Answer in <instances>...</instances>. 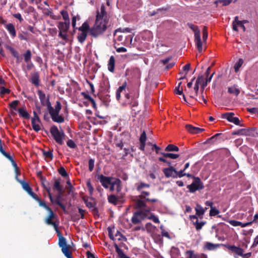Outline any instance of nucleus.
<instances>
[{
    "instance_id": "nucleus-1",
    "label": "nucleus",
    "mask_w": 258,
    "mask_h": 258,
    "mask_svg": "<svg viewBox=\"0 0 258 258\" xmlns=\"http://www.w3.org/2000/svg\"><path fill=\"white\" fill-rule=\"evenodd\" d=\"M108 19L107 14L105 11V7L102 5L100 11H97L95 23L93 27L90 28V35L96 38L103 34L107 28Z\"/></svg>"
},
{
    "instance_id": "nucleus-2",
    "label": "nucleus",
    "mask_w": 258,
    "mask_h": 258,
    "mask_svg": "<svg viewBox=\"0 0 258 258\" xmlns=\"http://www.w3.org/2000/svg\"><path fill=\"white\" fill-rule=\"evenodd\" d=\"M61 109V104L58 101L56 102L54 108L52 106L51 103L50 104L47 110L53 121L58 123H63L64 121V117L59 114Z\"/></svg>"
},
{
    "instance_id": "nucleus-3",
    "label": "nucleus",
    "mask_w": 258,
    "mask_h": 258,
    "mask_svg": "<svg viewBox=\"0 0 258 258\" xmlns=\"http://www.w3.org/2000/svg\"><path fill=\"white\" fill-rule=\"evenodd\" d=\"M50 133L55 141L59 145L63 144L66 135L62 130L59 131L57 127L53 125L50 128Z\"/></svg>"
},
{
    "instance_id": "nucleus-4",
    "label": "nucleus",
    "mask_w": 258,
    "mask_h": 258,
    "mask_svg": "<svg viewBox=\"0 0 258 258\" xmlns=\"http://www.w3.org/2000/svg\"><path fill=\"white\" fill-rule=\"evenodd\" d=\"M189 28L194 32L195 41L199 52L202 51L203 44L201 39V32L197 26L194 25L191 23H187Z\"/></svg>"
},
{
    "instance_id": "nucleus-5",
    "label": "nucleus",
    "mask_w": 258,
    "mask_h": 258,
    "mask_svg": "<svg viewBox=\"0 0 258 258\" xmlns=\"http://www.w3.org/2000/svg\"><path fill=\"white\" fill-rule=\"evenodd\" d=\"M47 211L49 214L44 220L45 223L48 225L52 226L55 231H57L59 222L57 219V215L53 212L51 209Z\"/></svg>"
},
{
    "instance_id": "nucleus-6",
    "label": "nucleus",
    "mask_w": 258,
    "mask_h": 258,
    "mask_svg": "<svg viewBox=\"0 0 258 258\" xmlns=\"http://www.w3.org/2000/svg\"><path fill=\"white\" fill-rule=\"evenodd\" d=\"M90 30L89 23L87 21L83 23L82 26L78 28V30L81 32L78 34L77 39L80 43L83 44L85 42Z\"/></svg>"
},
{
    "instance_id": "nucleus-7",
    "label": "nucleus",
    "mask_w": 258,
    "mask_h": 258,
    "mask_svg": "<svg viewBox=\"0 0 258 258\" xmlns=\"http://www.w3.org/2000/svg\"><path fill=\"white\" fill-rule=\"evenodd\" d=\"M51 188H48L47 189V192L48 195V197L50 202L52 204H55L59 206L60 208L63 211L64 213H66V206L61 202V199L62 195V191L60 192H58V194L56 196L55 199H54L52 194L51 193Z\"/></svg>"
},
{
    "instance_id": "nucleus-8",
    "label": "nucleus",
    "mask_w": 258,
    "mask_h": 258,
    "mask_svg": "<svg viewBox=\"0 0 258 258\" xmlns=\"http://www.w3.org/2000/svg\"><path fill=\"white\" fill-rule=\"evenodd\" d=\"M154 210V208L153 207H146L138 211L141 213L144 219L147 218L152 220L155 223H159L160 221L158 218L153 213H150L151 211Z\"/></svg>"
},
{
    "instance_id": "nucleus-9",
    "label": "nucleus",
    "mask_w": 258,
    "mask_h": 258,
    "mask_svg": "<svg viewBox=\"0 0 258 258\" xmlns=\"http://www.w3.org/2000/svg\"><path fill=\"white\" fill-rule=\"evenodd\" d=\"M204 188V184L200 178H196V180H194L190 184L187 186V188L189 189V191L191 193H194L197 190H202Z\"/></svg>"
},
{
    "instance_id": "nucleus-10",
    "label": "nucleus",
    "mask_w": 258,
    "mask_h": 258,
    "mask_svg": "<svg viewBox=\"0 0 258 258\" xmlns=\"http://www.w3.org/2000/svg\"><path fill=\"white\" fill-rule=\"evenodd\" d=\"M234 113L233 112H226L221 115L222 118L226 119L228 121L234 123L235 125L243 126L240 123V120L238 117H234Z\"/></svg>"
},
{
    "instance_id": "nucleus-11",
    "label": "nucleus",
    "mask_w": 258,
    "mask_h": 258,
    "mask_svg": "<svg viewBox=\"0 0 258 258\" xmlns=\"http://www.w3.org/2000/svg\"><path fill=\"white\" fill-rule=\"evenodd\" d=\"M37 94L39 96L41 104L43 106H46L47 109L51 104L49 96L47 95V96L46 97L45 94L41 90H38Z\"/></svg>"
},
{
    "instance_id": "nucleus-12",
    "label": "nucleus",
    "mask_w": 258,
    "mask_h": 258,
    "mask_svg": "<svg viewBox=\"0 0 258 258\" xmlns=\"http://www.w3.org/2000/svg\"><path fill=\"white\" fill-rule=\"evenodd\" d=\"M97 180L99 181L101 185L105 188L109 187V184L111 183V180L113 177L110 176H105L103 174L97 175Z\"/></svg>"
},
{
    "instance_id": "nucleus-13",
    "label": "nucleus",
    "mask_w": 258,
    "mask_h": 258,
    "mask_svg": "<svg viewBox=\"0 0 258 258\" xmlns=\"http://www.w3.org/2000/svg\"><path fill=\"white\" fill-rule=\"evenodd\" d=\"M189 219L192 221L193 225L195 226L197 231H199L202 229L203 226L206 224V221L199 222L197 215H190Z\"/></svg>"
},
{
    "instance_id": "nucleus-14",
    "label": "nucleus",
    "mask_w": 258,
    "mask_h": 258,
    "mask_svg": "<svg viewBox=\"0 0 258 258\" xmlns=\"http://www.w3.org/2000/svg\"><path fill=\"white\" fill-rule=\"evenodd\" d=\"M163 172L166 178L172 177L176 178L175 172H176V169L173 166L163 169Z\"/></svg>"
},
{
    "instance_id": "nucleus-15",
    "label": "nucleus",
    "mask_w": 258,
    "mask_h": 258,
    "mask_svg": "<svg viewBox=\"0 0 258 258\" xmlns=\"http://www.w3.org/2000/svg\"><path fill=\"white\" fill-rule=\"evenodd\" d=\"M17 181L21 184L23 188L32 198L36 194L32 191V188L26 181L16 178Z\"/></svg>"
},
{
    "instance_id": "nucleus-16",
    "label": "nucleus",
    "mask_w": 258,
    "mask_h": 258,
    "mask_svg": "<svg viewBox=\"0 0 258 258\" xmlns=\"http://www.w3.org/2000/svg\"><path fill=\"white\" fill-rule=\"evenodd\" d=\"M226 247L229 250L233 252L234 254L238 256H242L243 255L244 249L242 248L236 246L234 245H227L226 246Z\"/></svg>"
},
{
    "instance_id": "nucleus-17",
    "label": "nucleus",
    "mask_w": 258,
    "mask_h": 258,
    "mask_svg": "<svg viewBox=\"0 0 258 258\" xmlns=\"http://www.w3.org/2000/svg\"><path fill=\"white\" fill-rule=\"evenodd\" d=\"M144 219L141 213L138 210L134 213L131 221L133 224L136 225L140 223Z\"/></svg>"
},
{
    "instance_id": "nucleus-18",
    "label": "nucleus",
    "mask_w": 258,
    "mask_h": 258,
    "mask_svg": "<svg viewBox=\"0 0 258 258\" xmlns=\"http://www.w3.org/2000/svg\"><path fill=\"white\" fill-rule=\"evenodd\" d=\"M222 219L223 220L226 221L229 223H230L232 226L236 227V226H240L241 227H245L247 226L251 225L252 222H248L246 223H242L240 221H238L234 220H226L225 218H223Z\"/></svg>"
},
{
    "instance_id": "nucleus-19",
    "label": "nucleus",
    "mask_w": 258,
    "mask_h": 258,
    "mask_svg": "<svg viewBox=\"0 0 258 258\" xmlns=\"http://www.w3.org/2000/svg\"><path fill=\"white\" fill-rule=\"evenodd\" d=\"M185 128L189 133L193 134H200L205 131L204 128L195 127L191 124H186Z\"/></svg>"
},
{
    "instance_id": "nucleus-20",
    "label": "nucleus",
    "mask_w": 258,
    "mask_h": 258,
    "mask_svg": "<svg viewBox=\"0 0 258 258\" xmlns=\"http://www.w3.org/2000/svg\"><path fill=\"white\" fill-rule=\"evenodd\" d=\"M134 201L135 203L134 208L136 209L141 210L143 208L147 207V204L146 203V201L144 199H141L140 198L136 200H134Z\"/></svg>"
},
{
    "instance_id": "nucleus-21",
    "label": "nucleus",
    "mask_w": 258,
    "mask_h": 258,
    "mask_svg": "<svg viewBox=\"0 0 258 258\" xmlns=\"http://www.w3.org/2000/svg\"><path fill=\"white\" fill-rule=\"evenodd\" d=\"M30 82L36 87L40 85V77L39 73L36 72L31 74Z\"/></svg>"
},
{
    "instance_id": "nucleus-22",
    "label": "nucleus",
    "mask_w": 258,
    "mask_h": 258,
    "mask_svg": "<svg viewBox=\"0 0 258 258\" xmlns=\"http://www.w3.org/2000/svg\"><path fill=\"white\" fill-rule=\"evenodd\" d=\"M149 195L150 192L149 191H141V195L139 196V198L141 199H144L147 202H151L152 203H155L158 201L156 199H149L148 198H146V196H149Z\"/></svg>"
},
{
    "instance_id": "nucleus-23",
    "label": "nucleus",
    "mask_w": 258,
    "mask_h": 258,
    "mask_svg": "<svg viewBox=\"0 0 258 258\" xmlns=\"http://www.w3.org/2000/svg\"><path fill=\"white\" fill-rule=\"evenodd\" d=\"M195 209L196 211L195 215H197V216L199 217L200 219H202L205 214L204 208H203L201 205L197 203L196 204V207H195Z\"/></svg>"
},
{
    "instance_id": "nucleus-24",
    "label": "nucleus",
    "mask_w": 258,
    "mask_h": 258,
    "mask_svg": "<svg viewBox=\"0 0 258 258\" xmlns=\"http://www.w3.org/2000/svg\"><path fill=\"white\" fill-rule=\"evenodd\" d=\"M70 26V23L59 22L57 25L59 32H68Z\"/></svg>"
},
{
    "instance_id": "nucleus-25",
    "label": "nucleus",
    "mask_w": 258,
    "mask_h": 258,
    "mask_svg": "<svg viewBox=\"0 0 258 258\" xmlns=\"http://www.w3.org/2000/svg\"><path fill=\"white\" fill-rule=\"evenodd\" d=\"M57 234V236L59 237V241H58V245L60 248H62V247H65L67 246H68L69 245L67 244L66 239V238L63 237L60 233V232L59 230V229L57 231H55Z\"/></svg>"
},
{
    "instance_id": "nucleus-26",
    "label": "nucleus",
    "mask_w": 258,
    "mask_h": 258,
    "mask_svg": "<svg viewBox=\"0 0 258 258\" xmlns=\"http://www.w3.org/2000/svg\"><path fill=\"white\" fill-rule=\"evenodd\" d=\"M6 28L8 31L11 36L14 38L16 36V31L15 26L12 23H9L5 25Z\"/></svg>"
},
{
    "instance_id": "nucleus-27",
    "label": "nucleus",
    "mask_w": 258,
    "mask_h": 258,
    "mask_svg": "<svg viewBox=\"0 0 258 258\" xmlns=\"http://www.w3.org/2000/svg\"><path fill=\"white\" fill-rule=\"evenodd\" d=\"M33 199H34L35 201H36L38 204H39V205L40 206V207H43V208H44L45 210H46L47 211H48V210H50V208L47 206L46 204V203L43 201H42L38 196L36 194L34 196H33L32 197Z\"/></svg>"
},
{
    "instance_id": "nucleus-28",
    "label": "nucleus",
    "mask_w": 258,
    "mask_h": 258,
    "mask_svg": "<svg viewBox=\"0 0 258 258\" xmlns=\"http://www.w3.org/2000/svg\"><path fill=\"white\" fill-rule=\"evenodd\" d=\"M19 115L25 118V119H29L30 117V114L26 110L25 107L19 108L18 110Z\"/></svg>"
},
{
    "instance_id": "nucleus-29",
    "label": "nucleus",
    "mask_w": 258,
    "mask_h": 258,
    "mask_svg": "<svg viewBox=\"0 0 258 258\" xmlns=\"http://www.w3.org/2000/svg\"><path fill=\"white\" fill-rule=\"evenodd\" d=\"M120 197L116 196L114 195H110L108 196V201L109 203L116 205L118 204V202Z\"/></svg>"
},
{
    "instance_id": "nucleus-30",
    "label": "nucleus",
    "mask_w": 258,
    "mask_h": 258,
    "mask_svg": "<svg viewBox=\"0 0 258 258\" xmlns=\"http://www.w3.org/2000/svg\"><path fill=\"white\" fill-rule=\"evenodd\" d=\"M249 131L248 129L241 128L237 131L232 132V135H240V136H247L248 135Z\"/></svg>"
},
{
    "instance_id": "nucleus-31",
    "label": "nucleus",
    "mask_w": 258,
    "mask_h": 258,
    "mask_svg": "<svg viewBox=\"0 0 258 258\" xmlns=\"http://www.w3.org/2000/svg\"><path fill=\"white\" fill-rule=\"evenodd\" d=\"M115 67V58L113 56H111L108 63V70L110 72H113Z\"/></svg>"
},
{
    "instance_id": "nucleus-32",
    "label": "nucleus",
    "mask_w": 258,
    "mask_h": 258,
    "mask_svg": "<svg viewBox=\"0 0 258 258\" xmlns=\"http://www.w3.org/2000/svg\"><path fill=\"white\" fill-rule=\"evenodd\" d=\"M114 247L116 253L120 258H130L124 253L123 251L118 247L117 244H114Z\"/></svg>"
},
{
    "instance_id": "nucleus-33",
    "label": "nucleus",
    "mask_w": 258,
    "mask_h": 258,
    "mask_svg": "<svg viewBox=\"0 0 258 258\" xmlns=\"http://www.w3.org/2000/svg\"><path fill=\"white\" fill-rule=\"evenodd\" d=\"M160 154L162 155L164 157L167 158H170L172 159H175L179 157V154H173L170 153H165L161 152Z\"/></svg>"
},
{
    "instance_id": "nucleus-34",
    "label": "nucleus",
    "mask_w": 258,
    "mask_h": 258,
    "mask_svg": "<svg viewBox=\"0 0 258 258\" xmlns=\"http://www.w3.org/2000/svg\"><path fill=\"white\" fill-rule=\"evenodd\" d=\"M39 123L37 122V119H34V118H31V124L32 126L33 129L36 132H39L40 130V126L39 124Z\"/></svg>"
},
{
    "instance_id": "nucleus-35",
    "label": "nucleus",
    "mask_w": 258,
    "mask_h": 258,
    "mask_svg": "<svg viewBox=\"0 0 258 258\" xmlns=\"http://www.w3.org/2000/svg\"><path fill=\"white\" fill-rule=\"evenodd\" d=\"M179 150V148L173 144H169L165 149V151L166 152H178Z\"/></svg>"
},
{
    "instance_id": "nucleus-36",
    "label": "nucleus",
    "mask_w": 258,
    "mask_h": 258,
    "mask_svg": "<svg viewBox=\"0 0 258 258\" xmlns=\"http://www.w3.org/2000/svg\"><path fill=\"white\" fill-rule=\"evenodd\" d=\"M70 248V245L63 247H62V248H61L62 253L67 258L71 257L72 256L71 252H70L69 250Z\"/></svg>"
},
{
    "instance_id": "nucleus-37",
    "label": "nucleus",
    "mask_w": 258,
    "mask_h": 258,
    "mask_svg": "<svg viewBox=\"0 0 258 258\" xmlns=\"http://www.w3.org/2000/svg\"><path fill=\"white\" fill-rule=\"evenodd\" d=\"M58 37L64 40V42H60L61 44L64 45L65 43L69 41L67 32H59Z\"/></svg>"
},
{
    "instance_id": "nucleus-38",
    "label": "nucleus",
    "mask_w": 258,
    "mask_h": 258,
    "mask_svg": "<svg viewBox=\"0 0 258 258\" xmlns=\"http://www.w3.org/2000/svg\"><path fill=\"white\" fill-rule=\"evenodd\" d=\"M190 68V63H187V64H186V65H185L183 67V68H182L183 72H180L179 73V74L180 75H182L183 74V72H185V75L183 76H182V77H181L179 78L180 80H182V79H185L186 78V75L187 74V72L189 70Z\"/></svg>"
},
{
    "instance_id": "nucleus-39",
    "label": "nucleus",
    "mask_w": 258,
    "mask_h": 258,
    "mask_svg": "<svg viewBox=\"0 0 258 258\" xmlns=\"http://www.w3.org/2000/svg\"><path fill=\"white\" fill-rule=\"evenodd\" d=\"M52 152H53L52 150L49 149L47 151H46L43 150H42L43 155L45 158H48L50 160H52L53 157Z\"/></svg>"
},
{
    "instance_id": "nucleus-40",
    "label": "nucleus",
    "mask_w": 258,
    "mask_h": 258,
    "mask_svg": "<svg viewBox=\"0 0 258 258\" xmlns=\"http://www.w3.org/2000/svg\"><path fill=\"white\" fill-rule=\"evenodd\" d=\"M85 203L87 207L89 209H92V211L94 214L98 213V209L96 207H95L94 204L93 203L88 201L86 202Z\"/></svg>"
},
{
    "instance_id": "nucleus-41",
    "label": "nucleus",
    "mask_w": 258,
    "mask_h": 258,
    "mask_svg": "<svg viewBox=\"0 0 258 258\" xmlns=\"http://www.w3.org/2000/svg\"><path fill=\"white\" fill-rule=\"evenodd\" d=\"M53 188V189H56L58 191V192L62 191V188L61 185H60V182L59 180L56 179L55 180Z\"/></svg>"
},
{
    "instance_id": "nucleus-42",
    "label": "nucleus",
    "mask_w": 258,
    "mask_h": 258,
    "mask_svg": "<svg viewBox=\"0 0 258 258\" xmlns=\"http://www.w3.org/2000/svg\"><path fill=\"white\" fill-rule=\"evenodd\" d=\"M114 184L116 186V189L117 192H119L122 189L121 181L119 178H115L114 181Z\"/></svg>"
},
{
    "instance_id": "nucleus-43",
    "label": "nucleus",
    "mask_w": 258,
    "mask_h": 258,
    "mask_svg": "<svg viewBox=\"0 0 258 258\" xmlns=\"http://www.w3.org/2000/svg\"><path fill=\"white\" fill-rule=\"evenodd\" d=\"M6 48L8 49L13 57H16L19 54L18 52L13 47L10 45H6Z\"/></svg>"
},
{
    "instance_id": "nucleus-44",
    "label": "nucleus",
    "mask_w": 258,
    "mask_h": 258,
    "mask_svg": "<svg viewBox=\"0 0 258 258\" xmlns=\"http://www.w3.org/2000/svg\"><path fill=\"white\" fill-rule=\"evenodd\" d=\"M137 185V190L138 191H141V190L144 187H149L150 186L149 184L145 183L144 182H140L138 184H136Z\"/></svg>"
},
{
    "instance_id": "nucleus-45",
    "label": "nucleus",
    "mask_w": 258,
    "mask_h": 258,
    "mask_svg": "<svg viewBox=\"0 0 258 258\" xmlns=\"http://www.w3.org/2000/svg\"><path fill=\"white\" fill-rule=\"evenodd\" d=\"M32 54L30 50H27L24 54V60L26 62H29L31 59Z\"/></svg>"
},
{
    "instance_id": "nucleus-46",
    "label": "nucleus",
    "mask_w": 258,
    "mask_h": 258,
    "mask_svg": "<svg viewBox=\"0 0 258 258\" xmlns=\"http://www.w3.org/2000/svg\"><path fill=\"white\" fill-rule=\"evenodd\" d=\"M243 60L242 58H239L238 61L235 64L234 68L236 73H237L239 71V69L243 63Z\"/></svg>"
},
{
    "instance_id": "nucleus-47",
    "label": "nucleus",
    "mask_w": 258,
    "mask_h": 258,
    "mask_svg": "<svg viewBox=\"0 0 258 258\" xmlns=\"http://www.w3.org/2000/svg\"><path fill=\"white\" fill-rule=\"evenodd\" d=\"M238 22H241V21H239L238 20V16H235L234 17V20L233 21V22L232 23V29L234 31H236V32H237L238 30V27H237V24H239Z\"/></svg>"
},
{
    "instance_id": "nucleus-48",
    "label": "nucleus",
    "mask_w": 258,
    "mask_h": 258,
    "mask_svg": "<svg viewBox=\"0 0 258 258\" xmlns=\"http://www.w3.org/2000/svg\"><path fill=\"white\" fill-rule=\"evenodd\" d=\"M60 14L62 15V17L63 20H64L65 22L70 23L69 14L67 11L62 10L60 12Z\"/></svg>"
},
{
    "instance_id": "nucleus-49",
    "label": "nucleus",
    "mask_w": 258,
    "mask_h": 258,
    "mask_svg": "<svg viewBox=\"0 0 258 258\" xmlns=\"http://www.w3.org/2000/svg\"><path fill=\"white\" fill-rule=\"evenodd\" d=\"M222 135V134L221 133H218L215 134L214 136H212V137L208 139L206 141V143H213L216 140H217V138L220 136Z\"/></svg>"
},
{
    "instance_id": "nucleus-50",
    "label": "nucleus",
    "mask_w": 258,
    "mask_h": 258,
    "mask_svg": "<svg viewBox=\"0 0 258 258\" xmlns=\"http://www.w3.org/2000/svg\"><path fill=\"white\" fill-rule=\"evenodd\" d=\"M115 237L118 240V241H121L124 240L126 241V237L123 236L119 231H117L116 233L115 234Z\"/></svg>"
},
{
    "instance_id": "nucleus-51",
    "label": "nucleus",
    "mask_w": 258,
    "mask_h": 258,
    "mask_svg": "<svg viewBox=\"0 0 258 258\" xmlns=\"http://www.w3.org/2000/svg\"><path fill=\"white\" fill-rule=\"evenodd\" d=\"M228 92L230 94H233L236 96H238L240 93V91L238 89L234 87H229L228 88Z\"/></svg>"
},
{
    "instance_id": "nucleus-52",
    "label": "nucleus",
    "mask_w": 258,
    "mask_h": 258,
    "mask_svg": "<svg viewBox=\"0 0 258 258\" xmlns=\"http://www.w3.org/2000/svg\"><path fill=\"white\" fill-rule=\"evenodd\" d=\"M11 90L9 89L6 88L4 86H2L1 87L0 96L3 97L5 94H9Z\"/></svg>"
},
{
    "instance_id": "nucleus-53",
    "label": "nucleus",
    "mask_w": 258,
    "mask_h": 258,
    "mask_svg": "<svg viewBox=\"0 0 258 258\" xmlns=\"http://www.w3.org/2000/svg\"><path fill=\"white\" fill-rule=\"evenodd\" d=\"M218 246V245L214 244L210 242H207L205 246V248L208 250H213Z\"/></svg>"
},
{
    "instance_id": "nucleus-54",
    "label": "nucleus",
    "mask_w": 258,
    "mask_h": 258,
    "mask_svg": "<svg viewBox=\"0 0 258 258\" xmlns=\"http://www.w3.org/2000/svg\"><path fill=\"white\" fill-rule=\"evenodd\" d=\"M114 144L116 147L119 148L120 150L123 149V144L122 140L116 139L114 141Z\"/></svg>"
},
{
    "instance_id": "nucleus-55",
    "label": "nucleus",
    "mask_w": 258,
    "mask_h": 258,
    "mask_svg": "<svg viewBox=\"0 0 258 258\" xmlns=\"http://www.w3.org/2000/svg\"><path fill=\"white\" fill-rule=\"evenodd\" d=\"M58 173L64 177H66L69 176L68 174L67 173L66 169L63 167H60L58 169Z\"/></svg>"
},
{
    "instance_id": "nucleus-56",
    "label": "nucleus",
    "mask_w": 258,
    "mask_h": 258,
    "mask_svg": "<svg viewBox=\"0 0 258 258\" xmlns=\"http://www.w3.org/2000/svg\"><path fill=\"white\" fill-rule=\"evenodd\" d=\"M12 163V165L15 168V172L16 173V178H17L18 175L20 174V172L19 171V169L17 166V165L16 163V162L13 159L12 161H11Z\"/></svg>"
},
{
    "instance_id": "nucleus-57",
    "label": "nucleus",
    "mask_w": 258,
    "mask_h": 258,
    "mask_svg": "<svg viewBox=\"0 0 258 258\" xmlns=\"http://www.w3.org/2000/svg\"><path fill=\"white\" fill-rule=\"evenodd\" d=\"M219 213V211L215 207H212L210 211L209 215L210 216H215Z\"/></svg>"
},
{
    "instance_id": "nucleus-58",
    "label": "nucleus",
    "mask_w": 258,
    "mask_h": 258,
    "mask_svg": "<svg viewBox=\"0 0 258 258\" xmlns=\"http://www.w3.org/2000/svg\"><path fill=\"white\" fill-rule=\"evenodd\" d=\"M133 36L132 35H129L126 37L125 40V44L126 46L131 45L132 44Z\"/></svg>"
},
{
    "instance_id": "nucleus-59",
    "label": "nucleus",
    "mask_w": 258,
    "mask_h": 258,
    "mask_svg": "<svg viewBox=\"0 0 258 258\" xmlns=\"http://www.w3.org/2000/svg\"><path fill=\"white\" fill-rule=\"evenodd\" d=\"M94 162L95 160L93 159H90L88 161L89 164V170L91 172L93 171L94 167Z\"/></svg>"
},
{
    "instance_id": "nucleus-60",
    "label": "nucleus",
    "mask_w": 258,
    "mask_h": 258,
    "mask_svg": "<svg viewBox=\"0 0 258 258\" xmlns=\"http://www.w3.org/2000/svg\"><path fill=\"white\" fill-rule=\"evenodd\" d=\"M67 145L68 147L72 149H75L77 147V145L75 144V143L71 139H69L67 142Z\"/></svg>"
},
{
    "instance_id": "nucleus-61",
    "label": "nucleus",
    "mask_w": 258,
    "mask_h": 258,
    "mask_svg": "<svg viewBox=\"0 0 258 258\" xmlns=\"http://www.w3.org/2000/svg\"><path fill=\"white\" fill-rule=\"evenodd\" d=\"M138 105V102L136 99H132V101L130 102V105L132 109L133 110H136L135 107H137Z\"/></svg>"
},
{
    "instance_id": "nucleus-62",
    "label": "nucleus",
    "mask_w": 258,
    "mask_h": 258,
    "mask_svg": "<svg viewBox=\"0 0 258 258\" xmlns=\"http://www.w3.org/2000/svg\"><path fill=\"white\" fill-rule=\"evenodd\" d=\"M184 171H185L183 169H181L178 171L176 170V172H175L176 178L177 177L181 178L183 176H184L185 175V173H184Z\"/></svg>"
},
{
    "instance_id": "nucleus-63",
    "label": "nucleus",
    "mask_w": 258,
    "mask_h": 258,
    "mask_svg": "<svg viewBox=\"0 0 258 258\" xmlns=\"http://www.w3.org/2000/svg\"><path fill=\"white\" fill-rule=\"evenodd\" d=\"M147 140V136L145 131H143L141 135L140 138V142L146 143Z\"/></svg>"
},
{
    "instance_id": "nucleus-64",
    "label": "nucleus",
    "mask_w": 258,
    "mask_h": 258,
    "mask_svg": "<svg viewBox=\"0 0 258 258\" xmlns=\"http://www.w3.org/2000/svg\"><path fill=\"white\" fill-rule=\"evenodd\" d=\"M19 102V101L18 100H14V101H12L11 103H10L9 106L11 108H12L14 110H16L17 106L18 105Z\"/></svg>"
}]
</instances>
